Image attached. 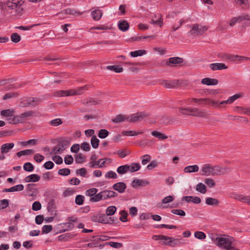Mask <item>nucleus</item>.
<instances>
[{
	"mask_svg": "<svg viewBox=\"0 0 250 250\" xmlns=\"http://www.w3.org/2000/svg\"><path fill=\"white\" fill-rule=\"evenodd\" d=\"M127 116L122 114H119L117 115L115 118L112 120V122L114 123H119L125 121V120H127Z\"/></svg>",
	"mask_w": 250,
	"mask_h": 250,
	"instance_id": "34",
	"label": "nucleus"
},
{
	"mask_svg": "<svg viewBox=\"0 0 250 250\" xmlns=\"http://www.w3.org/2000/svg\"><path fill=\"white\" fill-rule=\"evenodd\" d=\"M23 169L25 171L30 172L34 169V167L31 163L27 162L24 164Z\"/></svg>",
	"mask_w": 250,
	"mask_h": 250,
	"instance_id": "53",
	"label": "nucleus"
},
{
	"mask_svg": "<svg viewBox=\"0 0 250 250\" xmlns=\"http://www.w3.org/2000/svg\"><path fill=\"white\" fill-rule=\"evenodd\" d=\"M242 203H246L250 206V194L249 195H244L242 194H235L233 197Z\"/></svg>",
	"mask_w": 250,
	"mask_h": 250,
	"instance_id": "8",
	"label": "nucleus"
},
{
	"mask_svg": "<svg viewBox=\"0 0 250 250\" xmlns=\"http://www.w3.org/2000/svg\"><path fill=\"white\" fill-rule=\"evenodd\" d=\"M40 176L37 174H33L26 177L24 181L26 183L36 182L39 181Z\"/></svg>",
	"mask_w": 250,
	"mask_h": 250,
	"instance_id": "21",
	"label": "nucleus"
},
{
	"mask_svg": "<svg viewBox=\"0 0 250 250\" xmlns=\"http://www.w3.org/2000/svg\"><path fill=\"white\" fill-rule=\"evenodd\" d=\"M26 102H28V104H30V106H36L42 102V100L37 97H30L27 98Z\"/></svg>",
	"mask_w": 250,
	"mask_h": 250,
	"instance_id": "15",
	"label": "nucleus"
},
{
	"mask_svg": "<svg viewBox=\"0 0 250 250\" xmlns=\"http://www.w3.org/2000/svg\"><path fill=\"white\" fill-rule=\"evenodd\" d=\"M148 183L147 181L140 179H134L132 182V186L133 188H136L139 186H143L147 185Z\"/></svg>",
	"mask_w": 250,
	"mask_h": 250,
	"instance_id": "26",
	"label": "nucleus"
},
{
	"mask_svg": "<svg viewBox=\"0 0 250 250\" xmlns=\"http://www.w3.org/2000/svg\"><path fill=\"white\" fill-rule=\"evenodd\" d=\"M194 236L199 239H204L206 237L205 233L202 231H196L194 233Z\"/></svg>",
	"mask_w": 250,
	"mask_h": 250,
	"instance_id": "56",
	"label": "nucleus"
},
{
	"mask_svg": "<svg viewBox=\"0 0 250 250\" xmlns=\"http://www.w3.org/2000/svg\"><path fill=\"white\" fill-rule=\"evenodd\" d=\"M55 203L54 199H51L49 202L48 205H47V209L48 211H53V209L55 208Z\"/></svg>",
	"mask_w": 250,
	"mask_h": 250,
	"instance_id": "61",
	"label": "nucleus"
},
{
	"mask_svg": "<svg viewBox=\"0 0 250 250\" xmlns=\"http://www.w3.org/2000/svg\"><path fill=\"white\" fill-rule=\"evenodd\" d=\"M150 156L147 154L145 155L142 157V164L144 165H146L150 161Z\"/></svg>",
	"mask_w": 250,
	"mask_h": 250,
	"instance_id": "63",
	"label": "nucleus"
},
{
	"mask_svg": "<svg viewBox=\"0 0 250 250\" xmlns=\"http://www.w3.org/2000/svg\"><path fill=\"white\" fill-rule=\"evenodd\" d=\"M75 161L77 163L81 164L85 161V157L82 153H79L75 156Z\"/></svg>",
	"mask_w": 250,
	"mask_h": 250,
	"instance_id": "42",
	"label": "nucleus"
},
{
	"mask_svg": "<svg viewBox=\"0 0 250 250\" xmlns=\"http://www.w3.org/2000/svg\"><path fill=\"white\" fill-rule=\"evenodd\" d=\"M83 12L76 11L74 9L67 8L62 11L60 14H64L73 16H80Z\"/></svg>",
	"mask_w": 250,
	"mask_h": 250,
	"instance_id": "17",
	"label": "nucleus"
},
{
	"mask_svg": "<svg viewBox=\"0 0 250 250\" xmlns=\"http://www.w3.org/2000/svg\"><path fill=\"white\" fill-rule=\"evenodd\" d=\"M130 167V166L128 165L121 166L118 167L117 171L120 174H123L129 170Z\"/></svg>",
	"mask_w": 250,
	"mask_h": 250,
	"instance_id": "31",
	"label": "nucleus"
},
{
	"mask_svg": "<svg viewBox=\"0 0 250 250\" xmlns=\"http://www.w3.org/2000/svg\"><path fill=\"white\" fill-rule=\"evenodd\" d=\"M102 200H103V199H102L101 193L100 192L97 194H96L94 196L91 197L90 201L91 202H98Z\"/></svg>",
	"mask_w": 250,
	"mask_h": 250,
	"instance_id": "57",
	"label": "nucleus"
},
{
	"mask_svg": "<svg viewBox=\"0 0 250 250\" xmlns=\"http://www.w3.org/2000/svg\"><path fill=\"white\" fill-rule=\"evenodd\" d=\"M199 167L197 165L189 166L184 168V172L186 173H191L197 172Z\"/></svg>",
	"mask_w": 250,
	"mask_h": 250,
	"instance_id": "30",
	"label": "nucleus"
},
{
	"mask_svg": "<svg viewBox=\"0 0 250 250\" xmlns=\"http://www.w3.org/2000/svg\"><path fill=\"white\" fill-rule=\"evenodd\" d=\"M34 184H29L27 185V190L29 192V195L30 196H35L37 192L36 188H34Z\"/></svg>",
	"mask_w": 250,
	"mask_h": 250,
	"instance_id": "29",
	"label": "nucleus"
},
{
	"mask_svg": "<svg viewBox=\"0 0 250 250\" xmlns=\"http://www.w3.org/2000/svg\"><path fill=\"white\" fill-rule=\"evenodd\" d=\"M42 208L41 204L38 201H35L32 205V209L33 210L37 211L41 209Z\"/></svg>",
	"mask_w": 250,
	"mask_h": 250,
	"instance_id": "62",
	"label": "nucleus"
},
{
	"mask_svg": "<svg viewBox=\"0 0 250 250\" xmlns=\"http://www.w3.org/2000/svg\"><path fill=\"white\" fill-rule=\"evenodd\" d=\"M105 244L109 245L114 248H119L122 247L123 246V244L122 243L114 242H106Z\"/></svg>",
	"mask_w": 250,
	"mask_h": 250,
	"instance_id": "58",
	"label": "nucleus"
},
{
	"mask_svg": "<svg viewBox=\"0 0 250 250\" xmlns=\"http://www.w3.org/2000/svg\"><path fill=\"white\" fill-rule=\"evenodd\" d=\"M14 146V143H7L2 145L0 147L1 153H6Z\"/></svg>",
	"mask_w": 250,
	"mask_h": 250,
	"instance_id": "18",
	"label": "nucleus"
},
{
	"mask_svg": "<svg viewBox=\"0 0 250 250\" xmlns=\"http://www.w3.org/2000/svg\"><path fill=\"white\" fill-rule=\"evenodd\" d=\"M210 68L213 71L227 69L228 67L224 63H213L209 64Z\"/></svg>",
	"mask_w": 250,
	"mask_h": 250,
	"instance_id": "10",
	"label": "nucleus"
},
{
	"mask_svg": "<svg viewBox=\"0 0 250 250\" xmlns=\"http://www.w3.org/2000/svg\"><path fill=\"white\" fill-rule=\"evenodd\" d=\"M105 215L104 214H99L93 216L91 217V220L94 222H99L103 224H104L105 222H107V220H105Z\"/></svg>",
	"mask_w": 250,
	"mask_h": 250,
	"instance_id": "12",
	"label": "nucleus"
},
{
	"mask_svg": "<svg viewBox=\"0 0 250 250\" xmlns=\"http://www.w3.org/2000/svg\"><path fill=\"white\" fill-rule=\"evenodd\" d=\"M208 29L206 26H201L200 27L198 24H194L191 26V30L188 33L193 36H197L203 35Z\"/></svg>",
	"mask_w": 250,
	"mask_h": 250,
	"instance_id": "5",
	"label": "nucleus"
},
{
	"mask_svg": "<svg viewBox=\"0 0 250 250\" xmlns=\"http://www.w3.org/2000/svg\"><path fill=\"white\" fill-rule=\"evenodd\" d=\"M102 15V11L99 9L92 11L91 12V15L94 21H99L101 18Z\"/></svg>",
	"mask_w": 250,
	"mask_h": 250,
	"instance_id": "27",
	"label": "nucleus"
},
{
	"mask_svg": "<svg viewBox=\"0 0 250 250\" xmlns=\"http://www.w3.org/2000/svg\"><path fill=\"white\" fill-rule=\"evenodd\" d=\"M92 238L93 239H94L92 241H96V242H98L100 241L108 240L109 239L110 237L106 236V235H101V236H92Z\"/></svg>",
	"mask_w": 250,
	"mask_h": 250,
	"instance_id": "44",
	"label": "nucleus"
},
{
	"mask_svg": "<svg viewBox=\"0 0 250 250\" xmlns=\"http://www.w3.org/2000/svg\"><path fill=\"white\" fill-rule=\"evenodd\" d=\"M149 116V114L145 112H138L127 116V121L130 123L140 122Z\"/></svg>",
	"mask_w": 250,
	"mask_h": 250,
	"instance_id": "3",
	"label": "nucleus"
},
{
	"mask_svg": "<svg viewBox=\"0 0 250 250\" xmlns=\"http://www.w3.org/2000/svg\"><path fill=\"white\" fill-rule=\"evenodd\" d=\"M183 62V59L181 58L175 57L170 58L168 60V62L167 63V65H170L171 66H172L170 64H179Z\"/></svg>",
	"mask_w": 250,
	"mask_h": 250,
	"instance_id": "24",
	"label": "nucleus"
},
{
	"mask_svg": "<svg viewBox=\"0 0 250 250\" xmlns=\"http://www.w3.org/2000/svg\"><path fill=\"white\" fill-rule=\"evenodd\" d=\"M84 197L81 195H78L75 198V203L78 205H82L83 203Z\"/></svg>",
	"mask_w": 250,
	"mask_h": 250,
	"instance_id": "59",
	"label": "nucleus"
},
{
	"mask_svg": "<svg viewBox=\"0 0 250 250\" xmlns=\"http://www.w3.org/2000/svg\"><path fill=\"white\" fill-rule=\"evenodd\" d=\"M120 214L121 215V216L120 217V220L122 222H126V218L127 216V212L125 210H122L120 212Z\"/></svg>",
	"mask_w": 250,
	"mask_h": 250,
	"instance_id": "64",
	"label": "nucleus"
},
{
	"mask_svg": "<svg viewBox=\"0 0 250 250\" xmlns=\"http://www.w3.org/2000/svg\"><path fill=\"white\" fill-rule=\"evenodd\" d=\"M192 107H180L178 108V110L180 113L182 114L190 116Z\"/></svg>",
	"mask_w": 250,
	"mask_h": 250,
	"instance_id": "37",
	"label": "nucleus"
},
{
	"mask_svg": "<svg viewBox=\"0 0 250 250\" xmlns=\"http://www.w3.org/2000/svg\"><path fill=\"white\" fill-rule=\"evenodd\" d=\"M238 22H240L244 20L250 21V16L248 14H243L236 17Z\"/></svg>",
	"mask_w": 250,
	"mask_h": 250,
	"instance_id": "51",
	"label": "nucleus"
},
{
	"mask_svg": "<svg viewBox=\"0 0 250 250\" xmlns=\"http://www.w3.org/2000/svg\"><path fill=\"white\" fill-rule=\"evenodd\" d=\"M204 182L205 184H207V186L210 188H213L216 185L214 180L211 178H206L204 180Z\"/></svg>",
	"mask_w": 250,
	"mask_h": 250,
	"instance_id": "50",
	"label": "nucleus"
},
{
	"mask_svg": "<svg viewBox=\"0 0 250 250\" xmlns=\"http://www.w3.org/2000/svg\"><path fill=\"white\" fill-rule=\"evenodd\" d=\"M130 168L128 171L130 172H134L137 170H138L140 168V165L138 163H132L131 165H130Z\"/></svg>",
	"mask_w": 250,
	"mask_h": 250,
	"instance_id": "47",
	"label": "nucleus"
},
{
	"mask_svg": "<svg viewBox=\"0 0 250 250\" xmlns=\"http://www.w3.org/2000/svg\"><path fill=\"white\" fill-rule=\"evenodd\" d=\"M21 5L19 0H8L6 2V5L11 9L16 8L18 5Z\"/></svg>",
	"mask_w": 250,
	"mask_h": 250,
	"instance_id": "23",
	"label": "nucleus"
},
{
	"mask_svg": "<svg viewBox=\"0 0 250 250\" xmlns=\"http://www.w3.org/2000/svg\"><path fill=\"white\" fill-rule=\"evenodd\" d=\"M106 68L107 69L113 71L116 73H120L123 71V67L119 65H108Z\"/></svg>",
	"mask_w": 250,
	"mask_h": 250,
	"instance_id": "38",
	"label": "nucleus"
},
{
	"mask_svg": "<svg viewBox=\"0 0 250 250\" xmlns=\"http://www.w3.org/2000/svg\"><path fill=\"white\" fill-rule=\"evenodd\" d=\"M160 84L167 88H173L178 85V80L167 81L162 80L160 81Z\"/></svg>",
	"mask_w": 250,
	"mask_h": 250,
	"instance_id": "6",
	"label": "nucleus"
},
{
	"mask_svg": "<svg viewBox=\"0 0 250 250\" xmlns=\"http://www.w3.org/2000/svg\"><path fill=\"white\" fill-rule=\"evenodd\" d=\"M116 210V208L115 206H111L108 207L106 209V216H111L113 215Z\"/></svg>",
	"mask_w": 250,
	"mask_h": 250,
	"instance_id": "45",
	"label": "nucleus"
},
{
	"mask_svg": "<svg viewBox=\"0 0 250 250\" xmlns=\"http://www.w3.org/2000/svg\"><path fill=\"white\" fill-rule=\"evenodd\" d=\"M54 96L55 97H63L70 96V89L69 90H62L55 91L53 93Z\"/></svg>",
	"mask_w": 250,
	"mask_h": 250,
	"instance_id": "19",
	"label": "nucleus"
},
{
	"mask_svg": "<svg viewBox=\"0 0 250 250\" xmlns=\"http://www.w3.org/2000/svg\"><path fill=\"white\" fill-rule=\"evenodd\" d=\"M54 96L55 97H63L70 96V89L69 90H62L55 91L53 93Z\"/></svg>",
	"mask_w": 250,
	"mask_h": 250,
	"instance_id": "20",
	"label": "nucleus"
},
{
	"mask_svg": "<svg viewBox=\"0 0 250 250\" xmlns=\"http://www.w3.org/2000/svg\"><path fill=\"white\" fill-rule=\"evenodd\" d=\"M62 124V120L60 118H57L50 121L49 124L53 126H57Z\"/></svg>",
	"mask_w": 250,
	"mask_h": 250,
	"instance_id": "48",
	"label": "nucleus"
},
{
	"mask_svg": "<svg viewBox=\"0 0 250 250\" xmlns=\"http://www.w3.org/2000/svg\"><path fill=\"white\" fill-rule=\"evenodd\" d=\"M113 189L118 191L119 193H123L126 188V185L124 182H119L113 186Z\"/></svg>",
	"mask_w": 250,
	"mask_h": 250,
	"instance_id": "13",
	"label": "nucleus"
},
{
	"mask_svg": "<svg viewBox=\"0 0 250 250\" xmlns=\"http://www.w3.org/2000/svg\"><path fill=\"white\" fill-rule=\"evenodd\" d=\"M58 173L59 175L62 176H67L70 173V170L69 168H62L59 170Z\"/></svg>",
	"mask_w": 250,
	"mask_h": 250,
	"instance_id": "54",
	"label": "nucleus"
},
{
	"mask_svg": "<svg viewBox=\"0 0 250 250\" xmlns=\"http://www.w3.org/2000/svg\"><path fill=\"white\" fill-rule=\"evenodd\" d=\"M206 203L208 205L217 206L219 204V201L216 198L208 197L206 199Z\"/></svg>",
	"mask_w": 250,
	"mask_h": 250,
	"instance_id": "28",
	"label": "nucleus"
},
{
	"mask_svg": "<svg viewBox=\"0 0 250 250\" xmlns=\"http://www.w3.org/2000/svg\"><path fill=\"white\" fill-rule=\"evenodd\" d=\"M69 144H70V141H67V140H64V141H62L60 142L58 144V146H59L58 151H63L64 150H65L66 149L67 146Z\"/></svg>",
	"mask_w": 250,
	"mask_h": 250,
	"instance_id": "32",
	"label": "nucleus"
},
{
	"mask_svg": "<svg viewBox=\"0 0 250 250\" xmlns=\"http://www.w3.org/2000/svg\"><path fill=\"white\" fill-rule=\"evenodd\" d=\"M146 53V51L145 50H138L135 51H132L130 52V55L132 57H136L138 56H141Z\"/></svg>",
	"mask_w": 250,
	"mask_h": 250,
	"instance_id": "40",
	"label": "nucleus"
},
{
	"mask_svg": "<svg viewBox=\"0 0 250 250\" xmlns=\"http://www.w3.org/2000/svg\"><path fill=\"white\" fill-rule=\"evenodd\" d=\"M14 113V111L12 109H4L0 111V115L2 116L6 117H12Z\"/></svg>",
	"mask_w": 250,
	"mask_h": 250,
	"instance_id": "36",
	"label": "nucleus"
},
{
	"mask_svg": "<svg viewBox=\"0 0 250 250\" xmlns=\"http://www.w3.org/2000/svg\"><path fill=\"white\" fill-rule=\"evenodd\" d=\"M34 153V151L32 149H26L24 150L20 151L17 153L18 157H20L23 155H31Z\"/></svg>",
	"mask_w": 250,
	"mask_h": 250,
	"instance_id": "39",
	"label": "nucleus"
},
{
	"mask_svg": "<svg viewBox=\"0 0 250 250\" xmlns=\"http://www.w3.org/2000/svg\"><path fill=\"white\" fill-rule=\"evenodd\" d=\"M18 96V94L14 92H9L8 93H6L3 97V100H6L9 99H11L14 97H16Z\"/></svg>",
	"mask_w": 250,
	"mask_h": 250,
	"instance_id": "55",
	"label": "nucleus"
},
{
	"mask_svg": "<svg viewBox=\"0 0 250 250\" xmlns=\"http://www.w3.org/2000/svg\"><path fill=\"white\" fill-rule=\"evenodd\" d=\"M11 39L13 42L17 43L21 41V38L18 34L17 33H14L11 35Z\"/></svg>",
	"mask_w": 250,
	"mask_h": 250,
	"instance_id": "52",
	"label": "nucleus"
},
{
	"mask_svg": "<svg viewBox=\"0 0 250 250\" xmlns=\"http://www.w3.org/2000/svg\"><path fill=\"white\" fill-rule=\"evenodd\" d=\"M8 123L11 124H16L22 122V120L20 115H16L11 118V117L7 119Z\"/></svg>",
	"mask_w": 250,
	"mask_h": 250,
	"instance_id": "25",
	"label": "nucleus"
},
{
	"mask_svg": "<svg viewBox=\"0 0 250 250\" xmlns=\"http://www.w3.org/2000/svg\"><path fill=\"white\" fill-rule=\"evenodd\" d=\"M151 134L152 136L158 138L160 140H165L168 138V137L167 135H165L164 134L156 131H152L151 132Z\"/></svg>",
	"mask_w": 250,
	"mask_h": 250,
	"instance_id": "35",
	"label": "nucleus"
},
{
	"mask_svg": "<svg viewBox=\"0 0 250 250\" xmlns=\"http://www.w3.org/2000/svg\"><path fill=\"white\" fill-rule=\"evenodd\" d=\"M196 190L202 194H205L207 191L206 185L202 183L198 184L196 186Z\"/></svg>",
	"mask_w": 250,
	"mask_h": 250,
	"instance_id": "33",
	"label": "nucleus"
},
{
	"mask_svg": "<svg viewBox=\"0 0 250 250\" xmlns=\"http://www.w3.org/2000/svg\"><path fill=\"white\" fill-rule=\"evenodd\" d=\"M88 87L85 85L78 87L76 89H70V96L81 95L84 93V91L87 90Z\"/></svg>",
	"mask_w": 250,
	"mask_h": 250,
	"instance_id": "9",
	"label": "nucleus"
},
{
	"mask_svg": "<svg viewBox=\"0 0 250 250\" xmlns=\"http://www.w3.org/2000/svg\"><path fill=\"white\" fill-rule=\"evenodd\" d=\"M129 27V23L126 21H120L118 23V28L122 31H127Z\"/></svg>",
	"mask_w": 250,
	"mask_h": 250,
	"instance_id": "22",
	"label": "nucleus"
},
{
	"mask_svg": "<svg viewBox=\"0 0 250 250\" xmlns=\"http://www.w3.org/2000/svg\"><path fill=\"white\" fill-rule=\"evenodd\" d=\"M101 101L99 100H95L93 98H90L85 103H83V104L86 105H96L101 103Z\"/></svg>",
	"mask_w": 250,
	"mask_h": 250,
	"instance_id": "41",
	"label": "nucleus"
},
{
	"mask_svg": "<svg viewBox=\"0 0 250 250\" xmlns=\"http://www.w3.org/2000/svg\"><path fill=\"white\" fill-rule=\"evenodd\" d=\"M98 191V189L95 188H92L86 190V194L89 196L92 197L95 195Z\"/></svg>",
	"mask_w": 250,
	"mask_h": 250,
	"instance_id": "60",
	"label": "nucleus"
},
{
	"mask_svg": "<svg viewBox=\"0 0 250 250\" xmlns=\"http://www.w3.org/2000/svg\"><path fill=\"white\" fill-rule=\"evenodd\" d=\"M24 186L21 184H19L15 186H13L9 188H4L3 189V192H15V191H21L23 189Z\"/></svg>",
	"mask_w": 250,
	"mask_h": 250,
	"instance_id": "16",
	"label": "nucleus"
},
{
	"mask_svg": "<svg viewBox=\"0 0 250 250\" xmlns=\"http://www.w3.org/2000/svg\"><path fill=\"white\" fill-rule=\"evenodd\" d=\"M99 140L96 136H92L91 139V144L92 146L94 148H97L99 145Z\"/></svg>",
	"mask_w": 250,
	"mask_h": 250,
	"instance_id": "43",
	"label": "nucleus"
},
{
	"mask_svg": "<svg viewBox=\"0 0 250 250\" xmlns=\"http://www.w3.org/2000/svg\"><path fill=\"white\" fill-rule=\"evenodd\" d=\"M211 175L220 176L229 173L230 169L228 167H221L218 165L211 166Z\"/></svg>",
	"mask_w": 250,
	"mask_h": 250,
	"instance_id": "4",
	"label": "nucleus"
},
{
	"mask_svg": "<svg viewBox=\"0 0 250 250\" xmlns=\"http://www.w3.org/2000/svg\"><path fill=\"white\" fill-rule=\"evenodd\" d=\"M152 239L156 240H168L167 242H165L164 245H167L171 247H175L181 244L180 240L177 238H172L163 235H153Z\"/></svg>",
	"mask_w": 250,
	"mask_h": 250,
	"instance_id": "2",
	"label": "nucleus"
},
{
	"mask_svg": "<svg viewBox=\"0 0 250 250\" xmlns=\"http://www.w3.org/2000/svg\"><path fill=\"white\" fill-rule=\"evenodd\" d=\"M190 116L204 118L207 117V114L205 110H202L195 107H192Z\"/></svg>",
	"mask_w": 250,
	"mask_h": 250,
	"instance_id": "7",
	"label": "nucleus"
},
{
	"mask_svg": "<svg viewBox=\"0 0 250 250\" xmlns=\"http://www.w3.org/2000/svg\"><path fill=\"white\" fill-rule=\"evenodd\" d=\"M201 83L207 85H214L218 84V81L215 79L205 78L202 80Z\"/></svg>",
	"mask_w": 250,
	"mask_h": 250,
	"instance_id": "14",
	"label": "nucleus"
},
{
	"mask_svg": "<svg viewBox=\"0 0 250 250\" xmlns=\"http://www.w3.org/2000/svg\"><path fill=\"white\" fill-rule=\"evenodd\" d=\"M34 113H35V112L31 110V111L25 112L21 114V115H20V116L22 119V122H23L24 118L31 117L34 114Z\"/></svg>",
	"mask_w": 250,
	"mask_h": 250,
	"instance_id": "49",
	"label": "nucleus"
},
{
	"mask_svg": "<svg viewBox=\"0 0 250 250\" xmlns=\"http://www.w3.org/2000/svg\"><path fill=\"white\" fill-rule=\"evenodd\" d=\"M216 245L219 247L225 249L227 250H233L234 248L231 246V244L233 241V238L232 237H216L214 240Z\"/></svg>",
	"mask_w": 250,
	"mask_h": 250,
	"instance_id": "1",
	"label": "nucleus"
},
{
	"mask_svg": "<svg viewBox=\"0 0 250 250\" xmlns=\"http://www.w3.org/2000/svg\"><path fill=\"white\" fill-rule=\"evenodd\" d=\"M201 175L202 176H209L211 175V165L209 164H206L204 165L201 168L200 171Z\"/></svg>",
	"mask_w": 250,
	"mask_h": 250,
	"instance_id": "11",
	"label": "nucleus"
},
{
	"mask_svg": "<svg viewBox=\"0 0 250 250\" xmlns=\"http://www.w3.org/2000/svg\"><path fill=\"white\" fill-rule=\"evenodd\" d=\"M109 134V132L105 129H102L99 130L98 137L101 139L105 138Z\"/></svg>",
	"mask_w": 250,
	"mask_h": 250,
	"instance_id": "46",
	"label": "nucleus"
}]
</instances>
